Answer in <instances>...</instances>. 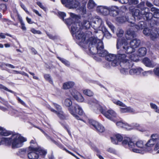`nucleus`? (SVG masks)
<instances>
[{"label":"nucleus","instance_id":"1","mask_svg":"<svg viewBox=\"0 0 159 159\" xmlns=\"http://www.w3.org/2000/svg\"><path fill=\"white\" fill-rule=\"evenodd\" d=\"M90 108L94 110L95 112L99 110L100 112L107 118L114 122H116L117 120V116L116 113L112 110L106 111L105 108H103L99 104L97 103V101L93 99H90L87 102Z\"/></svg>","mask_w":159,"mask_h":159},{"label":"nucleus","instance_id":"2","mask_svg":"<svg viewBox=\"0 0 159 159\" xmlns=\"http://www.w3.org/2000/svg\"><path fill=\"white\" fill-rule=\"evenodd\" d=\"M89 49L92 54L98 53L100 57H106L108 53L104 49L103 43L101 40L95 37L90 38Z\"/></svg>","mask_w":159,"mask_h":159},{"label":"nucleus","instance_id":"3","mask_svg":"<svg viewBox=\"0 0 159 159\" xmlns=\"http://www.w3.org/2000/svg\"><path fill=\"white\" fill-rule=\"evenodd\" d=\"M140 43V41L139 39H134L130 42V47H129L127 40L119 39L117 40L116 47L117 49H123L125 52L129 54L134 52L135 48L138 47Z\"/></svg>","mask_w":159,"mask_h":159},{"label":"nucleus","instance_id":"4","mask_svg":"<svg viewBox=\"0 0 159 159\" xmlns=\"http://www.w3.org/2000/svg\"><path fill=\"white\" fill-rule=\"evenodd\" d=\"M27 141L26 138L23 137L18 134H14L10 137L4 139L3 141L5 142L6 145L11 146L12 148L21 147L23 143Z\"/></svg>","mask_w":159,"mask_h":159},{"label":"nucleus","instance_id":"5","mask_svg":"<svg viewBox=\"0 0 159 159\" xmlns=\"http://www.w3.org/2000/svg\"><path fill=\"white\" fill-rule=\"evenodd\" d=\"M111 141L112 143L115 144H118L119 142H122V144L124 146L128 145L129 149L134 152L140 153V150L134 148L135 146L134 143L132 139L129 137H124L123 139L122 136L120 134H117L111 137Z\"/></svg>","mask_w":159,"mask_h":159},{"label":"nucleus","instance_id":"6","mask_svg":"<svg viewBox=\"0 0 159 159\" xmlns=\"http://www.w3.org/2000/svg\"><path fill=\"white\" fill-rule=\"evenodd\" d=\"M64 105L66 107H69L68 110L70 113L77 120H80V116L76 113L82 115L83 113L82 108L78 105L75 104L70 107L72 105V102L69 98L66 99L64 103Z\"/></svg>","mask_w":159,"mask_h":159},{"label":"nucleus","instance_id":"7","mask_svg":"<svg viewBox=\"0 0 159 159\" xmlns=\"http://www.w3.org/2000/svg\"><path fill=\"white\" fill-rule=\"evenodd\" d=\"M131 27L129 28L127 31L125 35L127 39L130 40L136 36L135 32L133 30L134 28L137 30H141L145 28L146 25L143 21H140L137 25H135L133 23H131L130 25Z\"/></svg>","mask_w":159,"mask_h":159},{"label":"nucleus","instance_id":"8","mask_svg":"<svg viewBox=\"0 0 159 159\" xmlns=\"http://www.w3.org/2000/svg\"><path fill=\"white\" fill-rule=\"evenodd\" d=\"M131 27L129 28L127 31L125 35L127 39L130 40L136 36L135 32L133 30L134 28L137 30H141L145 28L146 25L143 21H140L137 25H135L133 23H131L130 25Z\"/></svg>","mask_w":159,"mask_h":159},{"label":"nucleus","instance_id":"9","mask_svg":"<svg viewBox=\"0 0 159 159\" xmlns=\"http://www.w3.org/2000/svg\"><path fill=\"white\" fill-rule=\"evenodd\" d=\"M152 139L148 141V142L145 144V146L147 148H149L152 147L154 144L156 143L155 147L154 150L157 151V153H159V134H155L151 135ZM159 149V150H158Z\"/></svg>","mask_w":159,"mask_h":159},{"label":"nucleus","instance_id":"10","mask_svg":"<svg viewBox=\"0 0 159 159\" xmlns=\"http://www.w3.org/2000/svg\"><path fill=\"white\" fill-rule=\"evenodd\" d=\"M143 34L146 36H149L152 40H155L159 37V30L155 27L146 28L143 30Z\"/></svg>","mask_w":159,"mask_h":159},{"label":"nucleus","instance_id":"11","mask_svg":"<svg viewBox=\"0 0 159 159\" xmlns=\"http://www.w3.org/2000/svg\"><path fill=\"white\" fill-rule=\"evenodd\" d=\"M91 26L95 30H98L99 32L102 30V27H105L102 19L98 16L92 19L91 22Z\"/></svg>","mask_w":159,"mask_h":159},{"label":"nucleus","instance_id":"12","mask_svg":"<svg viewBox=\"0 0 159 159\" xmlns=\"http://www.w3.org/2000/svg\"><path fill=\"white\" fill-rule=\"evenodd\" d=\"M53 105L57 109V111L51 108L49 105H48L47 107L51 111L56 113L60 119L61 120L66 119V116L63 112L61 111L62 108L61 107L60 105L55 103H53Z\"/></svg>","mask_w":159,"mask_h":159},{"label":"nucleus","instance_id":"13","mask_svg":"<svg viewBox=\"0 0 159 159\" xmlns=\"http://www.w3.org/2000/svg\"><path fill=\"white\" fill-rule=\"evenodd\" d=\"M72 36L73 38L75 37L77 40V41L80 43H83L84 44H86L89 42L90 43V39L88 40V39L86 37V35L81 30Z\"/></svg>","mask_w":159,"mask_h":159},{"label":"nucleus","instance_id":"14","mask_svg":"<svg viewBox=\"0 0 159 159\" xmlns=\"http://www.w3.org/2000/svg\"><path fill=\"white\" fill-rule=\"evenodd\" d=\"M47 152L43 150H37L35 151L28 150L27 156L29 159H38L39 157V155H45Z\"/></svg>","mask_w":159,"mask_h":159},{"label":"nucleus","instance_id":"15","mask_svg":"<svg viewBox=\"0 0 159 159\" xmlns=\"http://www.w3.org/2000/svg\"><path fill=\"white\" fill-rule=\"evenodd\" d=\"M112 101L115 104L122 107L120 108V111L121 112H132L134 111V110L133 109L129 107H126L124 104L119 100L113 99Z\"/></svg>","mask_w":159,"mask_h":159},{"label":"nucleus","instance_id":"16","mask_svg":"<svg viewBox=\"0 0 159 159\" xmlns=\"http://www.w3.org/2000/svg\"><path fill=\"white\" fill-rule=\"evenodd\" d=\"M83 29V26L80 22H76L72 24L70 28V32L72 35H73Z\"/></svg>","mask_w":159,"mask_h":159},{"label":"nucleus","instance_id":"17","mask_svg":"<svg viewBox=\"0 0 159 159\" xmlns=\"http://www.w3.org/2000/svg\"><path fill=\"white\" fill-rule=\"evenodd\" d=\"M106 59L109 61H111V65L116 66L118 65V62L117 61V54H107L106 56Z\"/></svg>","mask_w":159,"mask_h":159},{"label":"nucleus","instance_id":"18","mask_svg":"<svg viewBox=\"0 0 159 159\" xmlns=\"http://www.w3.org/2000/svg\"><path fill=\"white\" fill-rule=\"evenodd\" d=\"M89 123L99 132L102 133L104 131L105 129L104 127L98 122L92 119L89 120Z\"/></svg>","mask_w":159,"mask_h":159},{"label":"nucleus","instance_id":"19","mask_svg":"<svg viewBox=\"0 0 159 159\" xmlns=\"http://www.w3.org/2000/svg\"><path fill=\"white\" fill-rule=\"evenodd\" d=\"M70 93L73 97L77 101L82 102L84 100V98L82 95L78 92L75 89H71L70 91Z\"/></svg>","mask_w":159,"mask_h":159},{"label":"nucleus","instance_id":"20","mask_svg":"<svg viewBox=\"0 0 159 159\" xmlns=\"http://www.w3.org/2000/svg\"><path fill=\"white\" fill-rule=\"evenodd\" d=\"M120 50L118 51L117 54V61L118 62V65L120 64V63L123 62L125 60H127V57H128L125 54L122 53L121 52L122 51L125 52L123 49L122 50L120 49Z\"/></svg>","mask_w":159,"mask_h":159},{"label":"nucleus","instance_id":"21","mask_svg":"<svg viewBox=\"0 0 159 159\" xmlns=\"http://www.w3.org/2000/svg\"><path fill=\"white\" fill-rule=\"evenodd\" d=\"M96 10L98 13L104 16L109 14V7L103 6H98Z\"/></svg>","mask_w":159,"mask_h":159},{"label":"nucleus","instance_id":"22","mask_svg":"<svg viewBox=\"0 0 159 159\" xmlns=\"http://www.w3.org/2000/svg\"><path fill=\"white\" fill-rule=\"evenodd\" d=\"M120 9V7L112 6L109 7V14L113 16H116L119 13Z\"/></svg>","mask_w":159,"mask_h":159},{"label":"nucleus","instance_id":"23","mask_svg":"<svg viewBox=\"0 0 159 159\" xmlns=\"http://www.w3.org/2000/svg\"><path fill=\"white\" fill-rule=\"evenodd\" d=\"M61 2L67 7H75L78 5V2L74 3V0H61Z\"/></svg>","mask_w":159,"mask_h":159},{"label":"nucleus","instance_id":"24","mask_svg":"<svg viewBox=\"0 0 159 159\" xmlns=\"http://www.w3.org/2000/svg\"><path fill=\"white\" fill-rule=\"evenodd\" d=\"M30 146L27 148L28 150L36 151L42 150L38 147L35 139L31 140L30 142Z\"/></svg>","mask_w":159,"mask_h":159},{"label":"nucleus","instance_id":"25","mask_svg":"<svg viewBox=\"0 0 159 159\" xmlns=\"http://www.w3.org/2000/svg\"><path fill=\"white\" fill-rule=\"evenodd\" d=\"M99 33H100L101 37V38L99 37V38H98L97 37L96 38L97 39H99L101 40V39L102 38L103 35L107 39H110L111 37V34L108 32L105 27H102V30L99 32Z\"/></svg>","mask_w":159,"mask_h":159},{"label":"nucleus","instance_id":"26","mask_svg":"<svg viewBox=\"0 0 159 159\" xmlns=\"http://www.w3.org/2000/svg\"><path fill=\"white\" fill-rule=\"evenodd\" d=\"M120 65L121 67H124L126 69H129L132 67L133 65V62L127 59V60L120 63Z\"/></svg>","mask_w":159,"mask_h":159},{"label":"nucleus","instance_id":"27","mask_svg":"<svg viewBox=\"0 0 159 159\" xmlns=\"http://www.w3.org/2000/svg\"><path fill=\"white\" fill-rule=\"evenodd\" d=\"M143 71V70L140 67L134 68L129 70V73L131 75H138L141 74Z\"/></svg>","mask_w":159,"mask_h":159},{"label":"nucleus","instance_id":"28","mask_svg":"<svg viewBox=\"0 0 159 159\" xmlns=\"http://www.w3.org/2000/svg\"><path fill=\"white\" fill-rule=\"evenodd\" d=\"M71 18H70L66 20L65 22L66 24L68 25H71L73 23H75V21L76 19L75 18V15L73 13H70Z\"/></svg>","mask_w":159,"mask_h":159},{"label":"nucleus","instance_id":"29","mask_svg":"<svg viewBox=\"0 0 159 159\" xmlns=\"http://www.w3.org/2000/svg\"><path fill=\"white\" fill-rule=\"evenodd\" d=\"M142 62L146 66L148 67L152 68L155 65V64L147 57L144 58L142 60Z\"/></svg>","mask_w":159,"mask_h":159},{"label":"nucleus","instance_id":"30","mask_svg":"<svg viewBox=\"0 0 159 159\" xmlns=\"http://www.w3.org/2000/svg\"><path fill=\"white\" fill-rule=\"evenodd\" d=\"M132 14L135 19H140L143 15V12L140 11L138 9H136L132 11Z\"/></svg>","mask_w":159,"mask_h":159},{"label":"nucleus","instance_id":"31","mask_svg":"<svg viewBox=\"0 0 159 159\" xmlns=\"http://www.w3.org/2000/svg\"><path fill=\"white\" fill-rule=\"evenodd\" d=\"M116 125L119 127L124 128L128 129H129V127L131 126L127 123H124L122 121L116 122Z\"/></svg>","mask_w":159,"mask_h":159},{"label":"nucleus","instance_id":"32","mask_svg":"<svg viewBox=\"0 0 159 159\" xmlns=\"http://www.w3.org/2000/svg\"><path fill=\"white\" fill-rule=\"evenodd\" d=\"M11 134V133L8 131L6 130L0 126V135L2 136H7Z\"/></svg>","mask_w":159,"mask_h":159},{"label":"nucleus","instance_id":"33","mask_svg":"<svg viewBox=\"0 0 159 159\" xmlns=\"http://www.w3.org/2000/svg\"><path fill=\"white\" fill-rule=\"evenodd\" d=\"M137 7L140 9L142 11L144 12V11L148 10V8L145 7L144 1H141L139 4L137 6Z\"/></svg>","mask_w":159,"mask_h":159},{"label":"nucleus","instance_id":"34","mask_svg":"<svg viewBox=\"0 0 159 159\" xmlns=\"http://www.w3.org/2000/svg\"><path fill=\"white\" fill-rule=\"evenodd\" d=\"M149 9L148 8V10L144 12H143V15H144L146 18V20H150L152 18L153 15L152 13L149 12Z\"/></svg>","mask_w":159,"mask_h":159},{"label":"nucleus","instance_id":"35","mask_svg":"<svg viewBox=\"0 0 159 159\" xmlns=\"http://www.w3.org/2000/svg\"><path fill=\"white\" fill-rule=\"evenodd\" d=\"M145 143L143 141L139 140L136 142L135 144L137 147L145 150L146 149V147L145 146Z\"/></svg>","mask_w":159,"mask_h":159},{"label":"nucleus","instance_id":"36","mask_svg":"<svg viewBox=\"0 0 159 159\" xmlns=\"http://www.w3.org/2000/svg\"><path fill=\"white\" fill-rule=\"evenodd\" d=\"M74 85V83L72 81L66 82L63 84V88L64 89H67L72 87Z\"/></svg>","mask_w":159,"mask_h":159},{"label":"nucleus","instance_id":"37","mask_svg":"<svg viewBox=\"0 0 159 159\" xmlns=\"http://www.w3.org/2000/svg\"><path fill=\"white\" fill-rule=\"evenodd\" d=\"M96 6V4L93 0H89L87 4V8L89 9H93Z\"/></svg>","mask_w":159,"mask_h":159},{"label":"nucleus","instance_id":"38","mask_svg":"<svg viewBox=\"0 0 159 159\" xmlns=\"http://www.w3.org/2000/svg\"><path fill=\"white\" fill-rule=\"evenodd\" d=\"M147 52V50L146 48L142 47L140 48L138 50V53L139 56H144Z\"/></svg>","mask_w":159,"mask_h":159},{"label":"nucleus","instance_id":"39","mask_svg":"<svg viewBox=\"0 0 159 159\" xmlns=\"http://www.w3.org/2000/svg\"><path fill=\"white\" fill-rule=\"evenodd\" d=\"M81 23L82 24V25L83 26V29H88L91 26V22H90L87 20H84L82 23Z\"/></svg>","mask_w":159,"mask_h":159},{"label":"nucleus","instance_id":"40","mask_svg":"<svg viewBox=\"0 0 159 159\" xmlns=\"http://www.w3.org/2000/svg\"><path fill=\"white\" fill-rule=\"evenodd\" d=\"M87 0H74V3H76L78 2L79 4L77 6H76L75 7H68L69 8H76L77 7H78L81 3H82V4H83L84 5H85L87 2Z\"/></svg>","mask_w":159,"mask_h":159},{"label":"nucleus","instance_id":"41","mask_svg":"<svg viewBox=\"0 0 159 159\" xmlns=\"http://www.w3.org/2000/svg\"><path fill=\"white\" fill-rule=\"evenodd\" d=\"M138 55L134 54H132L129 56V60L133 61H136L137 60Z\"/></svg>","mask_w":159,"mask_h":159},{"label":"nucleus","instance_id":"42","mask_svg":"<svg viewBox=\"0 0 159 159\" xmlns=\"http://www.w3.org/2000/svg\"><path fill=\"white\" fill-rule=\"evenodd\" d=\"M47 137V138L48 139H50L52 142H53L56 145H57L60 148H61L62 147V145L61 144L55 141V140L53 139L52 138H51L49 136H48L46 135Z\"/></svg>","mask_w":159,"mask_h":159},{"label":"nucleus","instance_id":"43","mask_svg":"<svg viewBox=\"0 0 159 159\" xmlns=\"http://www.w3.org/2000/svg\"><path fill=\"white\" fill-rule=\"evenodd\" d=\"M57 57L61 61L62 63L64 64L66 66H70V62L68 61L63 58L59 57Z\"/></svg>","mask_w":159,"mask_h":159},{"label":"nucleus","instance_id":"44","mask_svg":"<svg viewBox=\"0 0 159 159\" xmlns=\"http://www.w3.org/2000/svg\"><path fill=\"white\" fill-rule=\"evenodd\" d=\"M28 148H22L20 149L19 151V153L20 155H25L28 153Z\"/></svg>","mask_w":159,"mask_h":159},{"label":"nucleus","instance_id":"45","mask_svg":"<svg viewBox=\"0 0 159 159\" xmlns=\"http://www.w3.org/2000/svg\"><path fill=\"white\" fill-rule=\"evenodd\" d=\"M84 93L89 96H91L93 95V93L89 89H85L83 91Z\"/></svg>","mask_w":159,"mask_h":159},{"label":"nucleus","instance_id":"46","mask_svg":"<svg viewBox=\"0 0 159 159\" xmlns=\"http://www.w3.org/2000/svg\"><path fill=\"white\" fill-rule=\"evenodd\" d=\"M143 76H147L149 75H152L153 73L152 71L151 70H149L147 71H143L141 73Z\"/></svg>","mask_w":159,"mask_h":159},{"label":"nucleus","instance_id":"47","mask_svg":"<svg viewBox=\"0 0 159 159\" xmlns=\"http://www.w3.org/2000/svg\"><path fill=\"white\" fill-rule=\"evenodd\" d=\"M116 20L119 22L123 23L126 20V19L124 16L118 17L116 18Z\"/></svg>","mask_w":159,"mask_h":159},{"label":"nucleus","instance_id":"48","mask_svg":"<svg viewBox=\"0 0 159 159\" xmlns=\"http://www.w3.org/2000/svg\"><path fill=\"white\" fill-rule=\"evenodd\" d=\"M139 2L138 0H129L128 2V4L129 5H137Z\"/></svg>","mask_w":159,"mask_h":159},{"label":"nucleus","instance_id":"49","mask_svg":"<svg viewBox=\"0 0 159 159\" xmlns=\"http://www.w3.org/2000/svg\"><path fill=\"white\" fill-rule=\"evenodd\" d=\"M150 105L152 108L155 110L156 112L159 113V109H158L157 107L156 104L153 103H151Z\"/></svg>","mask_w":159,"mask_h":159},{"label":"nucleus","instance_id":"50","mask_svg":"<svg viewBox=\"0 0 159 159\" xmlns=\"http://www.w3.org/2000/svg\"><path fill=\"white\" fill-rule=\"evenodd\" d=\"M124 33V31L120 29H118L117 32V35L118 37H120L122 36Z\"/></svg>","mask_w":159,"mask_h":159},{"label":"nucleus","instance_id":"51","mask_svg":"<svg viewBox=\"0 0 159 159\" xmlns=\"http://www.w3.org/2000/svg\"><path fill=\"white\" fill-rule=\"evenodd\" d=\"M19 20L20 22V23L21 25V29L24 30H26V28L25 26V24L21 18H20L19 19Z\"/></svg>","mask_w":159,"mask_h":159},{"label":"nucleus","instance_id":"52","mask_svg":"<svg viewBox=\"0 0 159 159\" xmlns=\"http://www.w3.org/2000/svg\"><path fill=\"white\" fill-rule=\"evenodd\" d=\"M0 89H3L4 90L11 93H14V92L12 90L9 89L7 88L2 85V84H0Z\"/></svg>","mask_w":159,"mask_h":159},{"label":"nucleus","instance_id":"53","mask_svg":"<svg viewBox=\"0 0 159 159\" xmlns=\"http://www.w3.org/2000/svg\"><path fill=\"white\" fill-rule=\"evenodd\" d=\"M122 68L120 70V72L124 75H126L128 74V72L127 70L128 69H126L124 67H121Z\"/></svg>","mask_w":159,"mask_h":159},{"label":"nucleus","instance_id":"54","mask_svg":"<svg viewBox=\"0 0 159 159\" xmlns=\"http://www.w3.org/2000/svg\"><path fill=\"white\" fill-rule=\"evenodd\" d=\"M44 77L45 79L49 81L50 82H52V80H51V78L50 77V76L49 74H46L44 75Z\"/></svg>","mask_w":159,"mask_h":159},{"label":"nucleus","instance_id":"55","mask_svg":"<svg viewBox=\"0 0 159 159\" xmlns=\"http://www.w3.org/2000/svg\"><path fill=\"white\" fill-rule=\"evenodd\" d=\"M30 31L34 34H41V32L39 30H36L34 28L31 29Z\"/></svg>","mask_w":159,"mask_h":159},{"label":"nucleus","instance_id":"56","mask_svg":"<svg viewBox=\"0 0 159 159\" xmlns=\"http://www.w3.org/2000/svg\"><path fill=\"white\" fill-rule=\"evenodd\" d=\"M37 4L44 11H46V8L42 4L39 2H37Z\"/></svg>","mask_w":159,"mask_h":159},{"label":"nucleus","instance_id":"57","mask_svg":"<svg viewBox=\"0 0 159 159\" xmlns=\"http://www.w3.org/2000/svg\"><path fill=\"white\" fill-rule=\"evenodd\" d=\"M107 24L108 25V27L110 28L111 31L113 32L114 31V27L112 25V24L111 23L108 22H107Z\"/></svg>","mask_w":159,"mask_h":159},{"label":"nucleus","instance_id":"58","mask_svg":"<svg viewBox=\"0 0 159 159\" xmlns=\"http://www.w3.org/2000/svg\"><path fill=\"white\" fill-rule=\"evenodd\" d=\"M153 72L155 75L159 77V68H154Z\"/></svg>","mask_w":159,"mask_h":159},{"label":"nucleus","instance_id":"59","mask_svg":"<svg viewBox=\"0 0 159 159\" xmlns=\"http://www.w3.org/2000/svg\"><path fill=\"white\" fill-rule=\"evenodd\" d=\"M153 16L155 18H159V10L156 11L155 12H154Z\"/></svg>","mask_w":159,"mask_h":159},{"label":"nucleus","instance_id":"60","mask_svg":"<svg viewBox=\"0 0 159 159\" xmlns=\"http://www.w3.org/2000/svg\"><path fill=\"white\" fill-rule=\"evenodd\" d=\"M107 151L114 154H116V151L113 149L111 148H109L107 149Z\"/></svg>","mask_w":159,"mask_h":159},{"label":"nucleus","instance_id":"61","mask_svg":"<svg viewBox=\"0 0 159 159\" xmlns=\"http://www.w3.org/2000/svg\"><path fill=\"white\" fill-rule=\"evenodd\" d=\"M0 9L2 10L3 11H5L6 9V6L5 4H1L0 5Z\"/></svg>","mask_w":159,"mask_h":159},{"label":"nucleus","instance_id":"62","mask_svg":"<svg viewBox=\"0 0 159 159\" xmlns=\"http://www.w3.org/2000/svg\"><path fill=\"white\" fill-rule=\"evenodd\" d=\"M64 150L68 153L69 154H71L74 157H75V158H76L77 159H80L79 157H78L77 156H76L73 153L71 152H70V151L66 149H64Z\"/></svg>","mask_w":159,"mask_h":159},{"label":"nucleus","instance_id":"63","mask_svg":"<svg viewBox=\"0 0 159 159\" xmlns=\"http://www.w3.org/2000/svg\"><path fill=\"white\" fill-rule=\"evenodd\" d=\"M17 99L18 100V101L20 103V104H21L23 105L26 106V104L25 103V102L22 100L19 97L17 98Z\"/></svg>","mask_w":159,"mask_h":159},{"label":"nucleus","instance_id":"64","mask_svg":"<svg viewBox=\"0 0 159 159\" xmlns=\"http://www.w3.org/2000/svg\"><path fill=\"white\" fill-rule=\"evenodd\" d=\"M20 6L27 13L29 14V12L28 11H27L26 8L25 7V6L24 4H23L22 3H21L20 4Z\"/></svg>","mask_w":159,"mask_h":159}]
</instances>
